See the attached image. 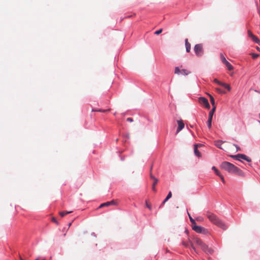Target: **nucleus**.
I'll use <instances>...</instances> for the list:
<instances>
[{"mask_svg": "<svg viewBox=\"0 0 260 260\" xmlns=\"http://www.w3.org/2000/svg\"><path fill=\"white\" fill-rule=\"evenodd\" d=\"M218 176L220 178V179H221V180L222 182L223 183H225V180H224V179L223 176L221 174H220L218 175Z\"/></svg>", "mask_w": 260, "mask_h": 260, "instance_id": "35", "label": "nucleus"}, {"mask_svg": "<svg viewBox=\"0 0 260 260\" xmlns=\"http://www.w3.org/2000/svg\"><path fill=\"white\" fill-rule=\"evenodd\" d=\"M126 120H127V121H128V122H133V119L132 118H129H129H127L126 119Z\"/></svg>", "mask_w": 260, "mask_h": 260, "instance_id": "37", "label": "nucleus"}, {"mask_svg": "<svg viewBox=\"0 0 260 260\" xmlns=\"http://www.w3.org/2000/svg\"><path fill=\"white\" fill-rule=\"evenodd\" d=\"M259 2H260V0H259Z\"/></svg>", "mask_w": 260, "mask_h": 260, "instance_id": "46", "label": "nucleus"}, {"mask_svg": "<svg viewBox=\"0 0 260 260\" xmlns=\"http://www.w3.org/2000/svg\"><path fill=\"white\" fill-rule=\"evenodd\" d=\"M210 99L211 105H212L213 107H214V106H215L214 99L212 95H210Z\"/></svg>", "mask_w": 260, "mask_h": 260, "instance_id": "23", "label": "nucleus"}, {"mask_svg": "<svg viewBox=\"0 0 260 260\" xmlns=\"http://www.w3.org/2000/svg\"><path fill=\"white\" fill-rule=\"evenodd\" d=\"M196 233L200 234L202 235H208L210 234L209 230L200 225H196Z\"/></svg>", "mask_w": 260, "mask_h": 260, "instance_id": "4", "label": "nucleus"}, {"mask_svg": "<svg viewBox=\"0 0 260 260\" xmlns=\"http://www.w3.org/2000/svg\"><path fill=\"white\" fill-rule=\"evenodd\" d=\"M20 260H23V259L20 257Z\"/></svg>", "mask_w": 260, "mask_h": 260, "instance_id": "45", "label": "nucleus"}, {"mask_svg": "<svg viewBox=\"0 0 260 260\" xmlns=\"http://www.w3.org/2000/svg\"><path fill=\"white\" fill-rule=\"evenodd\" d=\"M72 211H60L59 212V215H60V216L61 217H63L64 216H65L66 215L68 214H69L70 213H72Z\"/></svg>", "mask_w": 260, "mask_h": 260, "instance_id": "20", "label": "nucleus"}, {"mask_svg": "<svg viewBox=\"0 0 260 260\" xmlns=\"http://www.w3.org/2000/svg\"><path fill=\"white\" fill-rule=\"evenodd\" d=\"M214 82L218 84V85H221L222 82L218 81L217 79H214V80H213Z\"/></svg>", "mask_w": 260, "mask_h": 260, "instance_id": "31", "label": "nucleus"}, {"mask_svg": "<svg viewBox=\"0 0 260 260\" xmlns=\"http://www.w3.org/2000/svg\"><path fill=\"white\" fill-rule=\"evenodd\" d=\"M185 46L186 50L187 52H189L190 50V44L188 42V39H185Z\"/></svg>", "mask_w": 260, "mask_h": 260, "instance_id": "15", "label": "nucleus"}, {"mask_svg": "<svg viewBox=\"0 0 260 260\" xmlns=\"http://www.w3.org/2000/svg\"><path fill=\"white\" fill-rule=\"evenodd\" d=\"M223 143V142L222 141H220V140L216 141H215V145L217 147H218L220 149H223V148L221 147V145Z\"/></svg>", "mask_w": 260, "mask_h": 260, "instance_id": "14", "label": "nucleus"}, {"mask_svg": "<svg viewBox=\"0 0 260 260\" xmlns=\"http://www.w3.org/2000/svg\"><path fill=\"white\" fill-rule=\"evenodd\" d=\"M193 150H194V152L195 153V144H194L193 145Z\"/></svg>", "mask_w": 260, "mask_h": 260, "instance_id": "43", "label": "nucleus"}, {"mask_svg": "<svg viewBox=\"0 0 260 260\" xmlns=\"http://www.w3.org/2000/svg\"><path fill=\"white\" fill-rule=\"evenodd\" d=\"M215 90L219 93H225V91H222L221 89H220L219 88H216Z\"/></svg>", "mask_w": 260, "mask_h": 260, "instance_id": "28", "label": "nucleus"}, {"mask_svg": "<svg viewBox=\"0 0 260 260\" xmlns=\"http://www.w3.org/2000/svg\"><path fill=\"white\" fill-rule=\"evenodd\" d=\"M233 173L236 174L241 177L244 176V172L237 167H236L235 171H234V172Z\"/></svg>", "mask_w": 260, "mask_h": 260, "instance_id": "12", "label": "nucleus"}, {"mask_svg": "<svg viewBox=\"0 0 260 260\" xmlns=\"http://www.w3.org/2000/svg\"><path fill=\"white\" fill-rule=\"evenodd\" d=\"M71 224H72V223H71V222L69 223V226H71Z\"/></svg>", "mask_w": 260, "mask_h": 260, "instance_id": "44", "label": "nucleus"}, {"mask_svg": "<svg viewBox=\"0 0 260 260\" xmlns=\"http://www.w3.org/2000/svg\"><path fill=\"white\" fill-rule=\"evenodd\" d=\"M199 102L201 104L203 105L206 108H210V105H209V102L207 99L203 98V97H200L199 99Z\"/></svg>", "mask_w": 260, "mask_h": 260, "instance_id": "8", "label": "nucleus"}, {"mask_svg": "<svg viewBox=\"0 0 260 260\" xmlns=\"http://www.w3.org/2000/svg\"><path fill=\"white\" fill-rule=\"evenodd\" d=\"M196 245H199L206 253L212 254L213 250L211 248H209L206 244L203 243L202 240L196 237Z\"/></svg>", "mask_w": 260, "mask_h": 260, "instance_id": "2", "label": "nucleus"}, {"mask_svg": "<svg viewBox=\"0 0 260 260\" xmlns=\"http://www.w3.org/2000/svg\"><path fill=\"white\" fill-rule=\"evenodd\" d=\"M212 169L215 171V173H216V174L217 175H218H218L220 174V172H219V171H218V170L216 168V167H213L212 168Z\"/></svg>", "mask_w": 260, "mask_h": 260, "instance_id": "25", "label": "nucleus"}, {"mask_svg": "<svg viewBox=\"0 0 260 260\" xmlns=\"http://www.w3.org/2000/svg\"><path fill=\"white\" fill-rule=\"evenodd\" d=\"M190 73V72L186 69L180 70L179 67H176L175 69V74H176L187 75Z\"/></svg>", "mask_w": 260, "mask_h": 260, "instance_id": "7", "label": "nucleus"}, {"mask_svg": "<svg viewBox=\"0 0 260 260\" xmlns=\"http://www.w3.org/2000/svg\"><path fill=\"white\" fill-rule=\"evenodd\" d=\"M234 146H235V147L236 148V149H237V151H240V147H239V146H238L237 145H235V144H234Z\"/></svg>", "mask_w": 260, "mask_h": 260, "instance_id": "39", "label": "nucleus"}, {"mask_svg": "<svg viewBox=\"0 0 260 260\" xmlns=\"http://www.w3.org/2000/svg\"><path fill=\"white\" fill-rule=\"evenodd\" d=\"M251 55L252 58L254 59L257 58L259 56V55L258 54H255V53H251Z\"/></svg>", "mask_w": 260, "mask_h": 260, "instance_id": "32", "label": "nucleus"}, {"mask_svg": "<svg viewBox=\"0 0 260 260\" xmlns=\"http://www.w3.org/2000/svg\"><path fill=\"white\" fill-rule=\"evenodd\" d=\"M189 244H190V245H191V246L192 248L193 249H194V246H193V244H192L191 242H190V240H189Z\"/></svg>", "mask_w": 260, "mask_h": 260, "instance_id": "41", "label": "nucleus"}, {"mask_svg": "<svg viewBox=\"0 0 260 260\" xmlns=\"http://www.w3.org/2000/svg\"><path fill=\"white\" fill-rule=\"evenodd\" d=\"M236 167L233 164L228 161H224L220 165V168L221 169L227 171L230 173H233L234 172Z\"/></svg>", "mask_w": 260, "mask_h": 260, "instance_id": "3", "label": "nucleus"}, {"mask_svg": "<svg viewBox=\"0 0 260 260\" xmlns=\"http://www.w3.org/2000/svg\"><path fill=\"white\" fill-rule=\"evenodd\" d=\"M252 40L253 41V42H254L255 43L258 44H260V40L258 39V38L256 37L255 36H252V38H251Z\"/></svg>", "mask_w": 260, "mask_h": 260, "instance_id": "18", "label": "nucleus"}, {"mask_svg": "<svg viewBox=\"0 0 260 260\" xmlns=\"http://www.w3.org/2000/svg\"><path fill=\"white\" fill-rule=\"evenodd\" d=\"M215 109H216V106H214V107L212 108V110L210 111V112L209 113V118L212 119V117H213V114L215 111Z\"/></svg>", "mask_w": 260, "mask_h": 260, "instance_id": "17", "label": "nucleus"}, {"mask_svg": "<svg viewBox=\"0 0 260 260\" xmlns=\"http://www.w3.org/2000/svg\"><path fill=\"white\" fill-rule=\"evenodd\" d=\"M204 218L202 216H198L196 217V221H199V222H202L204 221Z\"/></svg>", "mask_w": 260, "mask_h": 260, "instance_id": "26", "label": "nucleus"}, {"mask_svg": "<svg viewBox=\"0 0 260 260\" xmlns=\"http://www.w3.org/2000/svg\"><path fill=\"white\" fill-rule=\"evenodd\" d=\"M196 145H198V147H201V146H203V145H202V144H196Z\"/></svg>", "mask_w": 260, "mask_h": 260, "instance_id": "42", "label": "nucleus"}, {"mask_svg": "<svg viewBox=\"0 0 260 260\" xmlns=\"http://www.w3.org/2000/svg\"><path fill=\"white\" fill-rule=\"evenodd\" d=\"M107 110H102V109H93L92 111H96V112H105Z\"/></svg>", "mask_w": 260, "mask_h": 260, "instance_id": "27", "label": "nucleus"}, {"mask_svg": "<svg viewBox=\"0 0 260 260\" xmlns=\"http://www.w3.org/2000/svg\"><path fill=\"white\" fill-rule=\"evenodd\" d=\"M212 118H208V120L207 121V125L208 127L210 128L211 127V122H212Z\"/></svg>", "mask_w": 260, "mask_h": 260, "instance_id": "24", "label": "nucleus"}, {"mask_svg": "<svg viewBox=\"0 0 260 260\" xmlns=\"http://www.w3.org/2000/svg\"><path fill=\"white\" fill-rule=\"evenodd\" d=\"M168 200H167V198H166V199L164 200V201L162 202V204L161 205L165 204L166 203V202L168 201Z\"/></svg>", "mask_w": 260, "mask_h": 260, "instance_id": "40", "label": "nucleus"}, {"mask_svg": "<svg viewBox=\"0 0 260 260\" xmlns=\"http://www.w3.org/2000/svg\"><path fill=\"white\" fill-rule=\"evenodd\" d=\"M182 244L184 246H185V247H187L188 246V245H189V244H188V243H186V242H185L184 241L182 242Z\"/></svg>", "mask_w": 260, "mask_h": 260, "instance_id": "38", "label": "nucleus"}, {"mask_svg": "<svg viewBox=\"0 0 260 260\" xmlns=\"http://www.w3.org/2000/svg\"><path fill=\"white\" fill-rule=\"evenodd\" d=\"M146 207L150 210H151V205L149 204L148 202L146 201Z\"/></svg>", "mask_w": 260, "mask_h": 260, "instance_id": "30", "label": "nucleus"}, {"mask_svg": "<svg viewBox=\"0 0 260 260\" xmlns=\"http://www.w3.org/2000/svg\"><path fill=\"white\" fill-rule=\"evenodd\" d=\"M206 216L209 220L213 223L220 227L223 230L226 229V226L225 225L224 223L221 220H220L216 215L210 212H207Z\"/></svg>", "mask_w": 260, "mask_h": 260, "instance_id": "1", "label": "nucleus"}, {"mask_svg": "<svg viewBox=\"0 0 260 260\" xmlns=\"http://www.w3.org/2000/svg\"><path fill=\"white\" fill-rule=\"evenodd\" d=\"M231 157L238 160H240V159H243L248 162L251 161V159L250 157L243 154H238L235 155H231Z\"/></svg>", "mask_w": 260, "mask_h": 260, "instance_id": "5", "label": "nucleus"}, {"mask_svg": "<svg viewBox=\"0 0 260 260\" xmlns=\"http://www.w3.org/2000/svg\"><path fill=\"white\" fill-rule=\"evenodd\" d=\"M202 156L201 153L198 150V145H196V156L201 157Z\"/></svg>", "mask_w": 260, "mask_h": 260, "instance_id": "22", "label": "nucleus"}, {"mask_svg": "<svg viewBox=\"0 0 260 260\" xmlns=\"http://www.w3.org/2000/svg\"><path fill=\"white\" fill-rule=\"evenodd\" d=\"M172 192H171V191H170L166 197L167 200L170 199L172 197Z\"/></svg>", "mask_w": 260, "mask_h": 260, "instance_id": "33", "label": "nucleus"}, {"mask_svg": "<svg viewBox=\"0 0 260 260\" xmlns=\"http://www.w3.org/2000/svg\"><path fill=\"white\" fill-rule=\"evenodd\" d=\"M52 221L54 222H55V223H56L57 224H58L57 220L56 219V218L55 217H52Z\"/></svg>", "mask_w": 260, "mask_h": 260, "instance_id": "36", "label": "nucleus"}, {"mask_svg": "<svg viewBox=\"0 0 260 260\" xmlns=\"http://www.w3.org/2000/svg\"><path fill=\"white\" fill-rule=\"evenodd\" d=\"M220 59L223 63L226 62L227 60L225 59V57L223 55L222 53H220Z\"/></svg>", "mask_w": 260, "mask_h": 260, "instance_id": "21", "label": "nucleus"}, {"mask_svg": "<svg viewBox=\"0 0 260 260\" xmlns=\"http://www.w3.org/2000/svg\"><path fill=\"white\" fill-rule=\"evenodd\" d=\"M178 123V127L176 131V133H179L181 130H182L184 127V123L182 120H177Z\"/></svg>", "mask_w": 260, "mask_h": 260, "instance_id": "10", "label": "nucleus"}, {"mask_svg": "<svg viewBox=\"0 0 260 260\" xmlns=\"http://www.w3.org/2000/svg\"><path fill=\"white\" fill-rule=\"evenodd\" d=\"M188 215L189 216V219L190 220V221L192 223V225H191V227H192V229L193 231H195V219H193L191 216V215H190L189 213L188 212Z\"/></svg>", "mask_w": 260, "mask_h": 260, "instance_id": "13", "label": "nucleus"}, {"mask_svg": "<svg viewBox=\"0 0 260 260\" xmlns=\"http://www.w3.org/2000/svg\"><path fill=\"white\" fill-rule=\"evenodd\" d=\"M162 29L161 28V29H159V30H156V31H155L154 34H155L156 35H158L160 34H161L162 32Z\"/></svg>", "mask_w": 260, "mask_h": 260, "instance_id": "29", "label": "nucleus"}, {"mask_svg": "<svg viewBox=\"0 0 260 260\" xmlns=\"http://www.w3.org/2000/svg\"><path fill=\"white\" fill-rule=\"evenodd\" d=\"M115 204H116L114 200H112L111 201L107 202H106V203L101 204L100 206H99V208H102L104 207H108V206L115 205Z\"/></svg>", "mask_w": 260, "mask_h": 260, "instance_id": "11", "label": "nucleus"}, {"mask_svg": "<svg viewBox=\"0 0 260 260\" xmlns=\"http://www.w3.org/2000/svg\"><path fill=\"white\" fill-rule=\"evenodd\" d=\"M224 64L226 66V67H227L228 69L230 71H232L233 70V67L232 66V65L229 62H228V61H226V62H225L224 63Z\"/></svg>", "mask_w": 260, "mask_h": 260, "instance_id": "16", "label": "nucleus"}, {"mask_svg": "<svg viewBox=\"0 0 260 260\" xmlns=\"http://www.w3.org/2000/svg\"><path fill=\"white\" fill-rule=\"evenodd\" d=\"M247 34H248V35L249 37L250 38H252V36H254V35H253V34L252 33V32L250 31V30H248L247 31Z\"/></svg>", "mask_w": 260, "mask_h": 260, "instance_id": "34", "label": "nucleus"}, {"mask_svg": "<svg viewBox=\"0 0 260 260\" xmlns=\"http://www.w3.org/2000/svg\"><path fill=\"white\" fill-rule=\"evenodd\" d=\"M221 86H222L223 87H224L225 88L227 89L229 91L231 90V88L230 85L229 84L222 82Z\"/></svg>", "mask_w": 260, "mask_h": 260, "instance_id": "19", "label": "nucleus"}, {"mask_svg": "<svg viewBox=\"0 0 260 260\" xmlns=\"http://www.w3.org/2000/svg\"><path fill=\"white\" fill-rule=\"evenodd\" d=\"M203 54V45L201 44H196V56H201Z\"/></svg>", "mask_w": 260, "mask_h": 260, "instance_id": "6", "label": "nucleus"}, {"mask_svg": "<svg viewBox=\"0 0 260 260\" xmlns=\"http://www.w3.org/2000/svg\"><path fill=\"white\" fill-rule=\"evenodd\" d=\"M150 178L153 180L152 189L154 192H156V189L155 188V185L157 184L158 180L157 178H156L154 176H153V175L151 173L150 174Z\"/></svg>", "mask_w": 260, "mask_h": 260, "instance_id": "9", "label": "nucleus"}]
</instances>
